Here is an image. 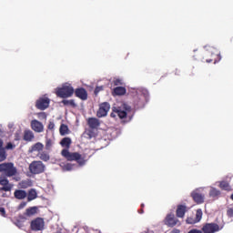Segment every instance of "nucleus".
Returning <instances> with one entry per match:
<instances>
[{
	"label": "nucleus",
	"instance_id": "obj_8",
	"mask_svg": "<svg viewBox=\"0 0 233 233\" xmlns=\"http://www.w3.org/2000/svg\"><path fill=\"white\" fill-rule=\"evenodd\" d=\"M30 228L33 232H39L45 230V219L42 218H36L31 221Z\"/></svg>",
	"mask_w": 233,
	"mask_h": 233
},
{
	"label": "nucleus",
	"instance_id": "obj_19",
	"mask_svg": "<svg viewBox=\"0 0 233 233\" xmlns=\"http://www.w3.org/2000/svg\"><path fill=\"white\" fill-rule=\"evenodd\" d=\"M43 148H45V145L41 142H37L29 148V154H33V152H38L39 154Z\"/></svg>",
	"mask_w": 233,
	"mask_h": 233
},
{
	"label": "nucleus",
	"instance_id": "obj_50",
	"mask_svg": "<svg viewBox=\"0 0 233 233\" xmlns=\"http://www.w3.org/2000/svg\"><path fill=\"white\" fill-rule=\"evenodd\" d=\"M141 207H142V208H145V204H142Z\"/></svg>",
	"mask_w": 233,
	"mask_h": 233
},
{
	"label": "nucleus",
	"instance_id": "obj_7",
	"mask_svg": "<svg viewBox=\"0 0 233 233\" xmlns=\"http://www.w3.org/2000/svg\"><path fill=\"white\" fill-rule=\"evenodd\" d=\"M46 168V166L43 164V161L41 160H34L30 165H29V172L31 174L38 175V174H43Z\"/></svg>",
	"mask_w": 233,
	"mask_h": 233
},
{
	"label": "nucleus",
	"instance_id": "obj_30",
	"mask_svg": "<svg viewBox=\"0 0 233 233\" xmlns=\"http://www.w3.org/2000/svg\"><path fill=\"white\" fill-rule=\"evenodd\" d=\"M59 132L61 136H66V134H68V126L62 124Z\"/></svg>",
	"mask_w": 233,
	"mask_h": 233
},
{
	"label": "nucleus",
	"instance_id": "obj_44",
	"mask_svg": "<svg viewBox=\"0 0 233 233\" xmlns=\"http://www.w3.org/2000/svg\"><path fill=\"white\" fill-rule=\"evenodd\" d=\"M39 117H42V119H46V113L41 112L38 114Z\"/></svg>",
	"mask_w": 233,
	"mask_h": 233
},
{
	"label": "nucleus",
	"instance_id": "obj_9",
	"mask_svg": "<svg viewBox=\"0 0 233 233\" xmlns=\"http://www.w3.org/2000/svg\"><path fill=\"white\" fill-rule=\"evenodd\" d=\"M222 228L223 227H219L217 223H206L202 227V233H216L219 232Z\"/></svg>",
	"mask_w": 233,
	"mask_h": 233
},
{
	"label": "nucleus",
	"instance_id": "obj_47",
	"mask_svg": "<svg viewBox=\"0 0 233 233\" xmlns=\"http://www.w3.org/2000/svg\"><path fill=\"white\" fill-rule=\"evenodd\" d=\"M3 140L0 139V151L3 150L4 152H6V150H5V147H3Z\"/></svg>",
	"mask_w": 233,
	"mask_h": 233
},
{
	"label": "nucleus",
	"instance_id": "obj_5",
	"mask_svg": "<svg viewBox=\"0 0 233 233\" xmlns=\"http://www.w3.org/2000/svg\"><path fill=\"white\" fill-rule=\"evenodd\" d=\"M56 94L57 97H61L62 99L72 97V96H74V87L70 85L63 86L56 89Z\"/></svg>",
	"mask_w": 233,
	"mask_h": 233
},
{
	"label": "nucleus",
	"instance_id": "obj_23",
	"mask_svg": "<svg viewBox=\"0 0 233 233\" xmlns=\"http://www.w3.org/2000/svg\"><path fill=\"white\" fill-rule=\"evenodd\" d=\"M37 157L41 160V161H44V162H47V161H50V154H48V152L46 151H41L39 153H37Z\"/></svg>",
	"mask_w": 233,
	"mask_h": 233
},
{
	"label": "nucleus",
	"instance_id": "obj_18",
	"mask_svg": "<svg viewBox=\"0 0 233 233\" xmlns=\"http://www.w3.org/2000/svg\"><path fill=\"white\" fill-rule=\"evenodd\" d=\"M31 128L34 132L41 133L43 132V123L39 122V120H32L31 121Z\"/></svg>",
	"mask_w": 233,
	"mask_h": 233
},
{
	"label": "nucleus",
	"instance_id": "obj_1",
	"mask_svg": "<svg viewBox=\"0 0 233 233\" xmlns=\"http://www.w3.org/2000/svg\"><path fill=\"white\" fill-rule=\"evenodd\" d=\"M60 145L65 148L61 151V156H63L66 161H76L78 165H85V163H86L83 155L77 152L70 153L68 150L70 148V145H72V139L70 137H64L60 141Z\"/></svg>",
	"mask_w": 233,
	"mask_h": 233
},
{
	"label": "nucleus",
	"instance_id": "obj_27",
	"mask_svg": "<svg viewBox=\"0 0 233 233\" xmlns=\"http://www.w3.org/2000/svg\"><path fill=\"white\" fill-rule=\"evenodd\" d=\"M37 198V191L35 189H30L27 193V201H34Z\"/></svg>",
	"mask_w": 233,
	"mask_h": 233
},
{
	"label": "nucleus",
	"instance_id": "obj_24",
	"mask_svg": "<svg viewBox=\"0 0 233 233\" xmlns=\"http://www.w3.org/2000/svg\"><path fill=\"white\" fill-rule=\"evenodd\" d=\"M127 94V88L123 86H116L114 88L113 95L114 96H125Z\"/></svg>",
	"mask_w": 233,
	"mask_h": 233
},
{
	"label": "nucleus",
	"instance_id": "obj_22",
	"mask_svg": "<svg viewBox=\"0 0 233 233\" xmlns=\"http://www.w3.org/2000/svg\"><path fill=\"white\" fill-rule=\"evenodd\" d=\"M218 187L221 190H225L226 192H232V187L228 181H220Z\"/></svg>",
	"mask_w": 233,
	"mask_h": 233
},
{
	"label": "nucleus",
	"instance_id": "obj_36",
	"mask_svg": "<svg viewBox=\"0 0 233 233\" xmlns=\"http://www.w3.org/2000/svg\"><path fill=\"white\" fill-rule=\"evenodd\" d=\"M5 150H14L15 148V145L12 144L11 142H8L5 147H4Z\"/></svg>",
	"mask_w": 233,
	"mask_h": 233
},
{
	"label": "nucleus",
	"instance_id": "obj_37",
	"mask_svg": "<svg viewBox=\"0 0 233 233\" xmlns=\"http://www.w3.org/2000/svg\"><path fill=\"white\" fill-rule=\"evenodd\" d=\"M102 90H104V87H103V86H96V88H95V95L96 96H97V94H99L100 92H102Z\"/></svg>",
	"mask_w": 233,
	"mask_h": 233
},
{
	"label": "nucleus",
	"instance_id": "obj_15",
	"mask_svg": "<svg viewBox=\"0 0 233 233\" xmlns=\"http://www.w3.org/2000/svg\"><path fill=\"white\" fill-rule=\"evenodd\" d=\"M75 95L79 99H82V101H86L88 99V93L86 92V89L83 87L76 88L75 90Z\"/></svg>",
	"mask_w": 233,
	"mask_h": 233
},
{
	"label": "nucleus",
	"instance_id": "obj_12",
	"mask_svg": "<svg viewBox=\"0 0 233 233\" xmlns=\"http://www.w3.org/2000/svg\"><path fill=\"white\" fill-rule=\"evenodd\" d=\"M110 111V104L108 102H103L99 105V108L96 112L98 117H106Z\"/></svg>",
	"mask_w": 233,
	"mask_h": 233
},
{
	"label": "nucleus",
	"instance_id": "obj_11",
	"mask_svg": "<svg viewBox=\"0 0 233 233\" xmlns=\"http://www.w3.org/2000/svg\"><path fill=\"white\" fill-rule=\"evenodd\" d=\"M50 106V98L46 96H42L38 98L35 102V107L38 110H46Z\"/></svg>",
	"mask_w": 233,
	"mask_h": 233
},
{
	"label": "nucleus",
	"instance_id": "obj_41",
	"mask_svg": "<svg viewBox=\"0 0 233 233\" xmlns=\"http://www.w3.org/2000/svg\"><path fill=\"white\" fill-rule=\"evenodd\" d=\"M0 215L3 216V218H6V211L5 208H0Z\"/></svg>",
	"mask_w": 233,
	"mask_h": 233
},
{
	"label": "nucleus",
	"instance_id": "obj_49",
	"mask_svg": "<svg viewBox=\"0 0 233 233\" xmlns=\"http://www.w3.org/2000/svg\"><path fill=\"white\" fill-rule=\"evenodd\" d=\"M145 211L143 210V208L140 209V214H143Z\"/></svg>",
	"mask_w": 233,
	"mask_h": 233
},
{
	"label": "nucleus",
	"instance_id": "obj_31",
	"mask_svg": "<svg viewBox=\"0 0 233 233\" xmlns=\"http://www.w3.org/2000/svg\"><path fill=\"white\" fill-rule=\"evenodd\" d=\"M201 218H203V211L201 209H198L195 218L197 223H199L201 221Z\"/></svg>",
	"mask_w": 233,
	"mask_h": 233
},
{
	"label": "nucleus",
	"instance_id": "obj_42",
	"mask_svg": "<svg viewBox=\"0 0 233 233\" xmlns=\"http://www.w3.org/2000/svg\"><path fill=\"white\" fill-rule=\"evenodd\" d=\"M114 85L115 86H118V85H123V83L121 82V79L117 78L114 80Z\"/></svg>",
	"mask_w": 233,
	"mask_h": 233
},
{
	"label": "nucleus",
	"instance_id": "obj_14",
	"mask_svg": "<svg viewBox=\"0 0 233 233\" xmlns=\"http://www.w3.org/2000/svg\"><path fill=\"white\" fill-rule=\"evenodd\" d=\"M191 198L193 199V201H195V203H197V205H201L202 203H205V195L197 192V191H193L191 193Z\"/></svg>",
	"mask_w": 233,
	"mask_h": 233
},
{
	"label": "nucleus",
	"instance_id": "obj_13",
	"mask_svg": "<svg viewBox=\"0 0 233 233\" xmlns=\"http://www.w3.org/2000/svg\"><path fill=\"white\" fill-rule=\"evenodd\" d=\"M164 223L167 227L171 228L176 227V225H181V223H179V219H177L173 213L167 215L166 218L164 219Z\"/></svg>",
	"mask_w": 233,
	"mask_h": 233
},
{
	"label": "nucleus",
	"instance_id": "obj_2",
	"mask_svg": "<svg viewBox=\"0 0 233 233\" xmlns=\"http://www.w3.org/2000/svg\"><path fill=\"white\" fill-rule=\"evenodd\" d=\"M132 115V106L127 104H122L118 107H113V112L110 114L111 117H119V119H125L127 116Z\"/></svg>",
	"mask_w": 233,
	"mask_h": 233
},
{
	"label": "nucleus",
	"instance_id": "obj_33",
	"mask_svg": "<svg viewBox=\"0 0 233 233\" xmlns=\"http://www.w3.org/2000/svg\"><path fill=\"white\" fill-rule=\"evenodd\" d=\"M7 154L6 151L1 150L0 151V163H3V161H6V157H7Z\"/></svg>",
	"mask_w": 233,
	"mask_h": 233
},
{
	"label": "nucleus",
	"instance_id": "obj_20",
	"mask_svg": "<svg viewBox=\"0 0 233 233\" xmlns=\"http://www.w3.org/2000/svg\"><path fill=\"white\" fill-rule=\"evenodd\" d=\"M28 196V193L23 189H16L14 192V197L15 199H25V198Z\"/></svg>",
	"mask_w": 233,
	"mask_h": 233
},
{
	"label": "nucleus",
	"instance_id": "obj_32",
	"mask_svg": "<svg viewBox=\"0 0 233 233\" xmlns=\"http://www.w3.org/2000/svg\"><path fill=\"white\" fill-rule=\"evenodd\" d=\"M54 143L52 142V139L46 138V150H52V146Z\"/></svg>",
	"mask_w": 233,
	"mask_h": 233
},
{
	"label": "nucleus",
	"instance_id": "obj_6",
	"mask_svg": "<svg viewBox=\"0 0 233 233\" xmlns=\"http://www.w3.org/2000/svg\"><path fill=\"white\" fill-rule=\"evenodd\" d=\"M137 94V96L134 97V105L137 108H141L145 105V99L148 97V90L138 89Z\"/></svg>",
	"mask_w": 233,
	"mask_h": 233
},
{
	"label": "nucleus",
	"instance_id": "obj_21",
	"mask_svg": "<svg viewBox=\"0 0 233 233\" xmlns=\"http://www.w3.org/2000/svg\"><path fill=\"white\" fill-rule=\"evenodd\" d=\"M208 194L212 199H219L221 197V191L216 187H211Z\"/></svg>",
	"mask_w": 233,
	"mask_h": 233
},
{
	"label": "nucleus",
	"instance_id": "obj_39",
	"mask_svg": "<svg viewBox=\"0 0 233 233\" xmlns=\"http://www.w3.org/2000/svg\"><path fill=\"white\" fill-rule=\"evenodd\" d=\"M26 215H25V213H24V215H19L18 216V220H20V221H23L24 223H25V221H26Z\"/></svg>",
	"mask_w": 233,
	"mask_h": 233
},
{
	"label": "nucleus",
	"instance_id": "obj_17",
	"mask_svg": "<svg viewBox=\"0 0 233 233\" xmlns=\"http://www.w3.org/2000/svg\"><path fill=\"white\" fill-rule=\"evenodd\" d=\"M87 125L89 128L96 130V128H99L101 122H99V119L96 117H90L87 119Z\"/></svg>",
	"mask_w": 233,
	"mask_h": 233
},
{
	"label": "nucleus",
	"instance_id": "obj_16",
	"mask_svg": "<svg viewBox=\"0 0 233 233\" xmlns=\"http://www.w3.org/2000/svg\"><path fill=\"white\" fill-rule=\"evenodd\" d=\"M187 212H188V208H187V206L178 205L177 207L176 216H177V218H185V214H187Z\"/></svg>",
	"mask_w": 233,
	"mask_h": 233
},
{
	"label": "nucleus",
	"instance_id": "obj_46",
	"mask_svg": "<svg viewBox=\"0 0 233 233\" xmlns=\"http://www.w3.org/2000/svg\"><path fill=\"white\" fill-rule=\"evenodd\" d=\"M174 74H175V76H181V70L180 69H175Z\"/></svg>",
	"mask_w": 233,
	"mask_h": 233
},
{
	"label": "nucleus",
	"instance_id": "obj_48",
	"mask_svg": "<svg viewBox=\"0 0 233 233\" xmlns=\"http://www.w3.org/2000/svg\"><path fill=\"white\" fill-rule=\"evenodd\" d=\"M2 198H8V195H6V193H3Z\"/></svg>",
	"mask_w": 233,
	"mask_h": 233
},
{
	"label": "nucleus",
	"instance_id": "obj_28",
	"mask_svg": "<svg viewBox=\"0 0 233 233\" xmlns=\"http://www.w3.org/2000/svg\"><path fill=\"white\" fill-rule=\"evenodd\" d=\"M19 187H20V188H28V187H32V182L30 180H22L19 183Z\"/></svg>",
	"mask_w": 233,
	"mask_h": 233
},
{
	"label": "nucleus",
	"instance_id": "obj_35",
	"mask_svg": "<svg viewBox=\"0 0 233 233\" xmlns=\"http://www.w3.org/2000/svg\"><path fill=\"white\" fill-rule=\"evenodd\" d=\"M186 222L187 223V225H195V223H198V220H196V218L189 217L186 219Z\"/></svg>",
	"mask_w": 233,
	"mask_h": 233
},
{
	"label": "nucleus",
	"instance_id": "obj_34",
	"mask_svg": "<svg viewBox=\"0 0 233 233\" xmlns=\"http://www.w3.org/2000/svg\"><path fill=\"white\" fill-rule=\"evenodd\" d=\"M14 225L18 227V228H23V227H25V222H23V220H19V218H16V220L14 221Z\"/></svg>",
	"mask_w": 233,
	"mask_h": 233
},
{
	"label": "nucleus",
	"instance_id": "obj_43",
	"mask_svg": "<svg viewBox=\"0 0 233 233\" xmlns=\"http://www.w3.org/2000/svg\"><path fill=\"white\" fill-rule=\"evenodd\" d=\"M187 233H203V231L199 230V229L193 228V229L189 230Z\"/></svg>",
	"mask_w": 233,
	"mask_h": 233
},
{
	"label": "nucleus",
	"instance_id": "obj_40",
	"mask_svg": "<svg viewBox=\"0 0 233 233\" xmlns=\"http://www.w3.org/2000/svg\"><path fill=\"white\" fill-rule=\"evenodd\" d=\"M47 128L48 130H54V128H56V124H54V122H49Z\"/></svg>",
	"mask_w": 233,
	"mask_h": 233
},
{
	"label": "nucleus",
	"instance_id": "obj_26",
	"mask_svg": "<svg viewBox=\"0 0 233 233\" xmlns=\"http://www.w3.org/2000/svg\"><path fill=\"white\" fill-rule=\"evenodd\" d=\"M37 214V207H31L25 209V216L31 218V216H35Z\"/></svg>",
	"mask_w": 233,
	"mask_h": 233
},
{
	"label": "nucleus",
	"instance_id": "obj_45",
	"mask_svg": "<svg viewBox=\"0 0 233 233\" xmlns=\"http://www.w3.org/2000/svg\"><path fill=\"white\" fill-rule=\"evenodd\" d=\"M26 207V202H21L18 206V208L21 209V208H25Z\"/></svg>",
	"mask_w": 233,
	"mask_h": 233
},
{
	"label": "nucleus",
	"instance_id": "obj_3",
	"mask_svg": "<svg viewBox=\"0 0 233 233\" xmlns=\"http://www.w3.org/2000/svg\"><path fill=\"white\" fill-rule=\"evenodd\" d=\"M0 172L5 174V177H14L17 176V167L12 162H5L0 164Z\"/></svg>",
	"mask_w": 233,
	"mask_h": 233
},
{
	"label": "nucleus",
	"instance_id": "obj_38",
	"mask_svg": "<svg viewBox=\"0 0 233 233\" xmlns=\"http://www.w3.org/2000/svg\"><path fill=\"white\" fill-rule=\"evenodd\" d=\"M227 216H228V218H233V207L228 208V210H227Z\"/></svg>",
	"mask_w": 233,
	"mask_h": 233
},
{
	"label": "nucleus",
	"instance_id": "obj_10",
	"mask_svg": "<svg viewBox=\"0 0 233 233\" xmlns=\"http://www.w3.org/2000/svg\"><path fill=\"white\" fill-rule=\"evenodd\" d=\"M14 184L6 177H0V192H12Z\"/></svg>",
	"mask_w": 233,
	"mask_h": 233
},
{
	"label": "nucleus",
	"instance_id": "obj_4",
	"mask_svg": "<svg viewBox=\"0 0 233 233\" xmlns=\"http://www.w3.org/2000/svg\"><path fill=\"white\" fill-rule=\"evenodd\" d=\"M204 59L206 63H219V61H221V55L218 49L211 47L210 50L205 54Z\"/></svg>",
	"mask_w": 233,
	"mask_h": 233
},
{
	"label": "nucleus",
	"instance_id": "obj_29",
	"mask_svg": "<svg viewBox=\"0 0 233 233\" xmlns=\"http://www.w3.org/2000/svg\"><path fill=\"white\" fill-rule=\"evenodd\" d=\"M62 103L65 106H73V108H76V105L74 99L71 100H62Z\"/></svg>",
	"mask_w": 233,
	"mask_h": 233
},
{
	"label": "nucleus",
	"instance_id": "obj_25",
	"mask_svg": "<svg viewBox=\"0 0 233 233\" xmlns=\"http://www.w3.org/2000/svg\"><path fill=\"white\" fill-rule=\"evenodd\" d=\"M34 137H35L34 136V132H32L31 130H25L24 132V141H34Z\"/></svg>",
	"mask_w": 233,
	"mask_h": 233
}]
</instances>
